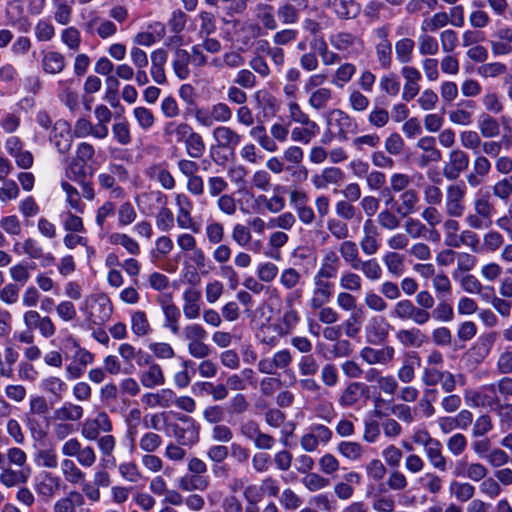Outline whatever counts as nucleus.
<instances>
[{"label": "nucleus", "mask_w": 512, "mask_h": 512, "mask_svg": "<svg viewBox=\"0 0 512 512\" xmlns=\"http://www.w3.org/2000/svg\"><path fill=\"white\" fill-rule=\"evenodd\" d=\"M475 487L469 482L453 481L450 485V492L460 502L472 501L475 495Z\"/></svg>", "instance_id": "nucleus-56"}, {"label": "nucleus", "mask_w": 512, "mask_h": 512, "mask_svg": "<svg viewBox=\"0 0 512 512\" xmlns=\"http://www.w3.org/2000/svg\"><path fill=\"white\" fill-rule=\"evenodd\" d=\"M29 476L30 468L18 471L11 468H3L0 473V482L6 487H14L16 485L26 483Z\"/></svg>", "instance_id": "nucleus-42"}, {"label": "nucleus", "mask_w": 512, "mask_h": 512, "mask_svg": "<svg viewBox=\"0 0 512 512\" xmlns=\"http://www.w3.org/2000/svg\"><path fill=\"white\" fill-rule=\"evenodd\" d=\"M50 141L60 154H67L73 143L70 124L65 120H57L50 133Z\"/></svg>", "instance_id": "nucleus-10"}, {"label": "nucleus", "mask_w": 512, "mask_h": 512, "mask_svg": "<svg viewBox=\"0 0 512 512\" xmlns=\"http://www.w3.org/2000/svg\"><path fill=\"white\" fill-rule=\"evenodd\" d=\"M421 381L428 387L441 383V387L445 393H452L456 388L455 376L449 371H442L436 367H425Z\"/></svg>", "instance_id": "nucleus-8"}, {"label": "nucleus", "mask_w": 512, "mask_h": 512, "mask_svg": "<svg viewBox=\"0 0 512 512\" xmlns=\"http://www.w3.org/2000/svg\"><path fill=\"white\" fill-rule=\"evenodd\" d=\"M335 290L333 281H327L313 277L312 295L309 300V307L317 310L330 302Z\"/></svg>", "instance_id": "nucleus-14"}, {"label": "nucleus", "mask_w": 512, "mask_h": 512, "mask_svg": "<svg viewBox=\"0 0 512 512\" xmlns=\"http://www.w3.org/2000/svg\"><path fill=\"white\" fill-rule=\"evenodd\" d=\"M61 472L65 481L73 486L84 483L86 474L71 459L65 458L61 461Z\"/></svg>", "instance_id": "nucleus-35"}, {"label": "nucleus", "mask_w": 512, "mask_h": 512, "mask_svg": "<svg viewBox=\"0 0 512 512\" xmlns=\"http://www.w3.org/2000/svg\"><path fill=\"white\" fill-rule=\"evenodd\" d=\"M362 232L363 235L359 243L362 252L367 256L376 254L380 247L378 240L379 229L371 218H368L364 221Z\"/></svg>", "instance_id": "nucleus-18"}, {"label": "nucleus", "mask_w": 512, "mask_h": 512, "mask_svg": "<svg viewBox=\"0 0 512 512\" xmlns=\"http://www.w3.org/2000/svg\"><path fill=\"white\" fill-rule=\"evenodd\" d=\"M367 390L366 384L358 381L349 382L341 391L338 404L342 408H350L356 405Z\"/></svg>", "instance_id": "nucleus-22"}, {"label": "nucleus", "mask_w": 512, "mask_h": 512, "mask_svg": "<svg viewBox=\"0 0 512 512\" xmlns=\"http://www.w3.org/2000/svg\"><path fill=\"white\" fill-rule=\"evenodd\" d=\"M503 245V235L496 230H490L483 235V245L481 246V251L494 253L503 247Z\"/></svg>", "instance_id": "nucleus-62"}, {"label": "nucleus", "mask_w": 512, "mask_h": 512, "mask_svg": "<svg viewBox=\"0 0 512 512\" xmlns=\"http://www.w3.org/2000/svg\"><path fill=\"white\" fill-rule=\"evenodd\" d=\"M139 379L141 384L149 389L161 386L165 383L162 368L156 363L151 364L147 370L141 372Z\"/></svg>", "instance_id": "nucleus-38"}, {"label": "nucleus", "mask_w": 512, "mask_h": 512, "mask_svg": "<svg viewBox=\"0 0 512 512\" xmlns=\"http://www.w3.org/2000/svg\"><path fill=\"white\" fill-rule=\"evenodd\" d=\"M339 286L345 291L359 292L362 288V279L357 273L346 270L340 275Z\"/></svg>", "instance_id": "nucleus-60"}, {"label": "nucleus", "mask_w": 512, "mask_h": 512, "mask_svg": "<svg viewBox=\"0 0 512 512\" xmlns=\"http://www.w3.org/2000/svg\"><path fill=\"white\" fill-rule=\"evenodd\" d=\"M329 42L345 59L357 57L364 50L363 40L350 32L340 31L333 33L329 36Z\"/></svg>", "instance_id": "nucleus-1"}, {"label": "nucleus", "mask_w": 512, "mask_h": 512, "mask_svg": "<svg viewBox=\"0 0 512 512\" xmlns=\"http://www.w3.org/2000/svg\"><path fill=\"white\" fill-rule=\"evenodd\" d=\"M84 496L81 492L72 490L65 497L53 504V512H75L76 507L83 506Z\"/></svg>", "instance_id": "nucleus-31"}, {"label": "nucleus", "mask_w": 512, "mask_h": 512, "mask_svg": "<svg viewBox=\"0 0 512 512\" xmlns=\"http://www.w3.org/2000/svg\"><path fill=\"white\" fill-rule=\"evenodd\" d=\"M308 0H286L277 8V16L282 24H296L300 18V12L306 9Z\"/></svg>", "instance_id": "nucleus-19"}, {"label": "nucleus", "mask_w": 512, "mask_h": 512, "mask_svg": "<svg viewBox=\"0 0 512 512\" xmlns=\"http://www.w3.org/2000/svg\"><path fill=\"white\" fill-rule=\"evenodd\" d=\"M145 173L149 178L157 180L162 188L166 190H172L176 185L172 174L160 164L148 167Z\"/></svg>", "instance_id": "nucleus-40"}, {"label": "nucleus", "mask_w": 512, "mask_h": 512, "mask_svg": "<svg viewBox=\"0 0 512 512\" xmlns=\"http://www.w3.org/2000/svg\"><path fill=\"white\" fill-rule=\"evenodd\" d=\"M98 449L101 452V462L103 467H114L116 465L113 451L116 447V439L112 435H104L97 440Z\"/></svg>", "instance_id": "nucleus-32"}, {"label": "nucleus", "mask_w": 512, "mask_h": 512, "mask_svg": "<svg viewBox=\"0 0 512 512\" xmlns=\"http://www.w3.org/2000/svg\"><path fill=\"white\" fill-rule=\"evenodd\" d=\"M343 179V172L338 167L325 168L321 174L312 179L317 189H326L330 184H338Z\"/></svg>", "instance_id": "nucleus-36"}, {"label": "nucleus", "mask_w": 512, "mask_h": 512, "mask_svg": "<svg viewBox=\"0 0 512 512\" xmlns=\"http://www.w3.org/2000/svg\"><path fill=\"white\" fill-rule=\"evenodd\" d=\"M282 335H285L283 326L277 323L262 324L257 333L258 339L269 346H275Z\"/></svg>", "instance_id": "nucleus-37"}, {"label": "nucleus", "mask_w": 512, "mask_h": 512, "mask_svg": "<svg viewBox=\"0 0 512 512\" xmlns=\"http://www.w3.org/2000/svg\"><path fill=\"white\" fill-rule=\"evenodd\" d=\"M496 40L491 41V50L494 55H507L512 53V28L504 27L497 31Z\"/></svg>", "instance_id": "nucleus-29"}, {"label": "nucleus", "mask_w": 512, "mask_h": 512, "mask_svg": "<svg viewBox=\"0 0 512 512\" xmlns=\"http://www.w3.org/2000/svg\"><path fill=\"white\" fill-rule=\"evenodd\" d=\"M301 483L310 492L322 490L330 485L329 479L315 472L306 473V476L301 479Z\"/></svg>", "instance_id": "nucleus-59"}, {"label": "nucleus", "mask_w": 512, "mask_h": 512, "mask_svg": "<svg viewBox=\"0 0 512 512\" xmlns=\"http://www.w3.org/2000/svg\"><path fill=\"white\" fill-rule=\"evenodd\" d=\"M325 7L332 9L343 20L353 19L360 12V6L355 0H326Z\"/></svg>", "instance_id": "nucleus-24"}, {"label": "nucleus", "mask_w": 512, "mask_h": 512, "mask_svg": "<svg viewBox=\"0 0 512 512\" xmlns=\"http://www.w3.org/2000/svg\"><path fill=\"white\" fill-rule=\"evenodd\" d=\"M190 59V53L187 50L182 48L175 49L172 59V67L176 76L181 80L187 79L190 75Z\"/></svg>", "instance_id": "nucleus-34"}, {"label": "nucleus", "mask_w": 512, "mask_h": 512, "mask_svg": "<svg viewBox=\"0 0 512 512\" xmlns=\"http://www.w3.org/2000/svg\"><path fill=\"white\" fill-rule=\"evenodd\" d=\"M212 137L216 144L215 146L211 147V152L215 147L228 149L234 152L243 140V136L239 134L235 129L224 125L215 127L212 131Z\"/></svg>", "instance_id": "nucleus-13"}, {"label": "nucleus", "mask_w": 512, "mask_h": 512, "mask_svg": "<svg viewBox=\"0 0 512 512\" xmlns=\"http://www.w3.org/2000/svg\"><path fill=\"white\" fill-rule=\"evenodd\" d=\"M415 43L410 38H402L395 44V52L397 60L402 63H410L413 58V50Z\"/></svg>", "instance_id": "nucleus-57"}, {"label": "nucleus", "mask_w": 512, "mask_h": 512, "mask_svg": "<svg viewBox=\"0 0 512 512\" xmlns=\"http://www.w3.org/2000/svg\"><path fill=\"white\" fill-rule=\"evenodd\" d=\"M332 96L333 92L330 88H317L310 92L308 103L313 109L317 111L324 110L331 102Z\"/></svg>", "instance_id": "nucleus-48"}, {"label": "nucleus", "mask_w": 512, "mask_h": 512, "mask_svg": "<svg viewBox=\"0 0 512 512\" xmlns=\"http://www.w3.org/2000/svg\"><path fill=\"white\" fill-rule=\"evenodd\" d=\"M336 450L342 457L354 462L361 460L366 451L363 445L355 441H341Z\"/></svg>", "instance_id": "nucleus-44"}, {"label": "nucleus", "mask_w": 512, "mask_h": 512, "mask_svg": "<svg viewBox=\"0 0 512 512\" xmlns=\"http://www.w3.org/2000/svg\"><path fill=\"white\" fill-rule=\"evenodd\" d=\"M180 423L168 424V431L184 446H192L199 441V425L187 415H179Z\"/></svg>", "instance_id": "nucleus-3"}, {"label": "nucleus", "mask_w": 512, "mask_h": 512, "mask_svg": "<svg viewBox=\"0 0 512 512\" xmlns=\"http://www.w3.org/2000/svg\"><path fill=\"white\" fill-rule=\"evenodd\" d=\"M394 354L395 350L391 346H385L381 349L365 346L359 352L360 358L369 365H387L393 360Z\"/></svg>", "instance_id": "nucleus-20"}, {"label": "nucleus", "mask_w": 512, "mask_h": 512, "mask_svg": "<svg viewBox=\"0 0 512 512\" xmlns=\"http://www.w3.org/2000/svg\"><path fill=\"white\" fill-rule=\"evenodd\" d=\"M478 129L484 138H494L500 134V124L489 114H481L478 119Z\"/></svg>", "instance_id": "nucleus-49"}, {"label": "nucleus", "mask_w": 512, "mask_h": 512, "mask_svg": "<svg viewBox=\"0 0 512 512\" xmlns=\"http://www.w3.org/2000/svg\"><path fill=\"white\" fill-rule=\"evenodd\" d=\"M19 352L10 342L6 343L2 353L0 352V376L12 378L14 374L13 366L19 359Z\"/></svg>", "instance_id": "nucleus-27"}, {"label": "nucleus", "mask_w": 512, "mask_h": 512, "mask_svg": "<svg viewBox=\"0 0 512 512\" xmlns=\"http://www.w3.org/2000/svg\"><path fill=\"white\" fill-rule=\"evenodd\" d=\"M41 389L46 393L55 397L57 401L63 399L64 394L68 390V386L64 380L56 376H49L42 380Z\"/></svg>", "instance_id": "nucleus-43"}, {"label": "nucleus", "mask_w": 512, "mask_h": 512, "mask_svg": "<svg viewBox=\"0 0 512 512\" xmlns=\"http://www.w3.org/2000/svg\"><path fill=\"white\" fill-rule=\"evenodd\" d=\"M62 480L59 476L43 471L35 478L34 489L37 495L45 501L51 500L61 489Z\"/></svg>", "instance_id": "nucleus-12"}, {"label": "nucleus", "mask_w": 512, "mask_h": 512, "mask_svg": "<svg viewBox=\"0 0 512 512\" xmlns=\"http://www.w3.org/2000/svg\"><path fill=\"white\" fill-rule=\"evenodd\" d=\"M367 339L370 343H382L388 337V324L382 317H375L366 327Z\"/></svg>", "instance_id": "nucleus-33"}, {"label": "nucleus", "mask_w": 512, "mask_h": 512, "mask_svg": "<svg viewBox=\"0 0 512 512\" xmlns=\"http://www.w3.org/2000/svg\"><path fill=\"white\" fill-rule=\"evenodd\" d=\"M425 457L429 465L441 472L445 473L449 469V460L443 453L442 443L437 439L424 449Z\"/></svg>", "instance_id": "nucleus-23"}, {"label": "nucleus", "mask_w": 512, "mask_h": 512, "mask_svg": "<svg viewBox=\"0 0 512 512\" xmlns=\"http://www.w3.org/2000/svg\"><path fill=\"white\" fill-rule=\"evenodd\" d=\"M210 484L208 477H199L193 474L182 476L178 481V488L185 492L195 490L204 491Z\"/></svg>", "instance_id": "nucleus-46"}, {"label": "nucleus", "mask_w": 512, "mask_h": 512, "mask_svg": "<svg viewBox=\"0 0 512 512\" xmlns=\"http://www.w3.org/2000/svg\"><path fill=\"white\" fill-rule=\"evenodd\" d=\"M353 270H360L363 275L370 281H377L382 276V268L376 259L360 260Z\"/></svg>", "instance_id": "nucleus-51"}, {"label": "nucleus", "mask_w": 512, "mask_h": 512, "mask_svg": "<svg viewBox=\"0 0 512 512\" xmlns=\"http://www.w3.org/2000/svg\"><path fill=\"white\" fill-rule=\"evenodd\" d=\"M186 153L191 157L198 159L202 157L205 152V143L202 136L195 132L192 128L188 133L186 140H184Z\"/></svg>", "instance_id": "nucleus-45"}, {"label": "nucleus", "mask_w": 512, "mask_h": 512, "mask_svg": "<svg viewBox=\"0 0 512 512\" xmlns=\"http://www.w3.org/2000/svg\"><path fill=\"white\" fill-rule=\"evenodd\" d=\"M456 261L457 269L452 272V277L454 280H458V276H460L459 273H468L474 269L477 264V258L474 255L466 252L457 253Z\"/></svg>", "instance_id": "nucleus-58"}, {"label": "nucleus", "mask_w": 512, "mask_h": 512, "mask_svg": "<svg viewBox=\"0 0 512 512\" xmlns=\"http://www.w3.org/2000/svg\"><path fill=\"white\" fill-rule=\"evenodd\" d=\"M66 67L65 56L54 50L42 51L41 68L44 73L56 75Z\"/></svg>", "instance_id": "nucleus-25"}, {"label": "nucleus", "mask_w": 512, "mask_h": 512, "mask_svg": "<svg viewBox=\"0 0 512 512\" xmlns=\"http://www.w3.org/2000/svg\"><path fill=\"white\" fill-rule=\"evenodd\" d=\"M192 127L185 122L170 121L163 127V135L170 142L183 143Z\"/></svg>", "instance_id": "nucleus-30"}, {"label": "nucleus", "mask_w": 512, "mask_h": 512, "mask_svg": "<svg viewBox=\"0 0 512 512\" xmlns=\"http://www.w3.org/2000/svg\"><path fill=\"white\" fill-rule=\"evenodd\" d=\"M156 302L159 304L164 315L163 327L168 329L172 334L178 335L180 333L179 321L181 312L173 302L172 294H159L156 298Z\"/></svg>", "instance_id": "nucleus-6"}, {"label": "nucleus", "mask_w": 512, "mask_h": 512, "mask_svg": "<svg viewBox=\"0 0 512 512\" xmlns=\"http://www.w3.org/2000/svg\"><path fill=\"white\" fill-rule=\"evenodd\" d=\"M339 253L351 268L355 267V265L361 260L359 257L358 246L351 240H344L341 242L339 245Z\"/></svg>", "instance_id": "nucleus-54"}, {"label": "nucleus", "mask_w": 512, "mask_h": 512, "mask_svg": "<svg viewBox=\"0 0 512 512\" xmlns=\"http://www.w3.org/2000/svg\"><path fill=\"white\" fill-rule=\"evenodd\" d=\"M469 166V156L461 149H453L448 155V162L443 167L447 180H456Z\"/></svg>", "instance_id": "nucleus-15"}, {"label": "nucleus", "mask_w": 512, "mask_h": 512, "mask_svg": "<svg viewBox=\"0 0 512 512\" xmlns=\"http://www.w3.org/2000/svg\"><path fill=\"white\" fill-rule=\"evenodd\" d=\"M455 317L454 309L447 301H439L434 307L433 311L430 312V320L433 318L436 321L448 323L451 322Z\"/></svg>", "instance_id": "nucleus-61"}, {"label": "nucleus", "mask_w": 512, "mask_h": 512, "mask_svg": "<svg viewBox=\"0 0 512 512\" xmlns=\"http://www.w3.org/2000/svg\"><path fill=\"white\" fill-rule=\"evenodd\" d=\"M61 188L65 192V200L68 206L77 213H83L86 205L82 201L81 194L78 189L67 181L61 182Z\"/></svg>", "instance_id": "nucleus-47"}, {"label": "nucleus", "mask_w": 512, "mask_h": 512, "mask_svg": "<svg viewBox=\"0 0 512 512\" xmlns=\"http://www.w3.org/2000/svg\"><path fill=\"white\" fill-rule=\"evenodd\" d=\"M449 22L450 18L446 12H438L432 17L423 20L421 30L423 32H436L440 28L445 27Z\"/></svg>", "instance_id": "nucleus-63"}, {"label": "nucleus", "mask_w": 512, "mask_h": 512, "mask_svg": "<svg viewBox=\"0 0 512 512\" xmlns=\"http://www.w3.org/2000/svg\"><path fill=\"white\" fill-rule=\"evenodd\" d=\"M327 124L337 130V138L346 141L349 133H355L357 123L348 113L341 109L330 112Z\"/></svg>", "instance_id": "nucleus-11"}, {"label": "nucleus", "mask_w": 512, "mask_h": 512, "mask_svg": "<svg viewBox=\"0 0 512 512\" xmlns=\"http://www.w3.org/2000/svg\"><path fill=\"white\" fill-rule=\"evenodd\" d=\"M289 202L301 223L311 225L316 220V214L309 205V197L306 192L298 189L290 191Z\"/></svg>", "instance_id": "nucleus-7"}, {"label": "nucleus", "mask_w": 512, "mask_h": 512, "mask_svg": "<svg viewBox=\"0 0 512 512\" xmlns=\"http://www.w3.org/2000/svg\"><path fill=\"white\" fill-rule=\"evenodd\" d=\"M253 99L256 103V107L265 114H275L277 110V100L271 93L266 90H258L253 94Z\"/></svg>", "instance_id": "nucleus-50"}, {"label": "nucleus", "mask_w": 512, "mask_h": 512, "mask_svg": "<svg viewBox=\"0 0 512 512\" xmlns=\"http://www.w3.org/2000/svg\"><path fill=\"white\" fill-rule=\"evenodd\" d=\"M400 204L395 208V212L401 217H407L416 210L419 201L418 193L414 189H408L399 196Z\"/></svg>", "instance_id": "nucleus-39"}, {"label": "nucleus", "mask_w": 512, "mask_h": 512, "mask_svg": "<svg viewBox=\"0 0 512 512\" xmlns=\"http://www.w3.org/2000/svg\"><path fill=\"white\" fill-rule=\"evenodd\" d=\"M112 312V303L106 295L90 296L86 300L87 318L93 325L101 326L106 323Z\"/></svg>", "instance_id": "nucleus-5"}, {"label": "nucleus", "mask_w": 512, "mask_h": 512, "mask_svg": "<svg viewBox=\"0 0 512 512\" xmlns=\"http://www.w3.org/2000/svg\"><path fill=\"white\" fill-rule=\"evenodd\" d=\"M301 127H294L291 131V140L307 145L318 134L319 126L315 121L309 124H301Z\"/></svg>", "instance_id": "nucleus-41"}, {"label": "nucleus", "mask_w": 512, "mask_h": 512, "mask_svg": "<svg viewBox=\"0 0 512 512\" xmlns=\"http://www.w3.org/2000/svg\"><path fill=\"white\" fill-rule=\"evenodd\" d=\"M176 205L178 208L176 222L179 228L189 229L193 233H198L199 225L193 220L191 216L192 202L185 194H177Z\"/></svg>", "instance_id": "nucleus-16"}, {"label": "nucleus", "mask_w": 512, "mask_h": 512, "mask_svg": "<svg viewBox=\"0 0 512 512\" xmlns=\"http://www.w3.org/2000/svg\"><path fill=\"white\" fill-rule=\"evenodd\" d=\"M416 146L423 151V153L416 158V163L419 167L424 168L431 163H437L442 160V153L436 147V140L434 137H421Z\"/></svg>", "instance_id": "nucleus-17"}, {"label": "nucleus", "mask_w": 512, "mask_h": 512, "mask_svg": "<svg viewBox=\"0 0 512 512\" xmlns=\"http://www.w3.org/2000/svg\"><path fill=\"white\" fill-rule=\"evenodd\" d=\"M496 338V332H488L480 335L476 343L465 353L467 361L472 365L483 362L490 354Z\"/></svg>", "instance_id": "nucleus-9"}, {"label": "nucleus", "mask_w": 512, "mask_h": 512, "mask_svg": "<svg viewBox=\"0 0 512 512\" xmlns=\"http://www.w3.org/2000/svg\"><path fill=\"white\" fill-rule=\"evenodd\" d=\"M391 316L400 321H412L418 326H424L430 321V311L417 307L409 299L396 302L391 311Z\"/></svg>", "instance_id": "nucleus-4"}, {"label": "nucleus", "mask_w": 512, "mask_h": 512, "mask_svg": "<svg viewBox=\"0 0 512 512\" xmlns=\"http://www.w3.org/2000/svg\"><path fill=\"white\" fill-rule=\"evenodd\" d=\"M467 186L463 181L450 184L446 188L444 210L449 217H462L466 210Z\"/></svg>", "instance_id": "nucleus-2"}, {"label": "nucleus", "mask_w": 512, "mask_h": 512, "mask_svg": "<svg viewBox=\"0 0 512 512\" xmlns=\"http://www.w3.org/2000/svg\"><path fill=\"white\" fill-rule=\"evenodd\" d=\"M131 330L138 336L143 337L151 332V327L144 311H134L131 314Z\"/></svg>", "instance_id": "nucleus-53"}, {"label": "nucleus", "mask_w": 512, "mask_h": 512, "mask_svg": "<svg viewBox=\"0 0 512 512\" xmlns=\"http://www.w3.org/2000/svg\"><path fill=\"white\" fill-rule=\"evenodd\" d=\"M355 73L356 66L352 63L345 62L335 70L331 83L338 88H342L351 81Z\"/></svg>", "instance_id": "nucleus-52"}, {"label": "nucleus", "mask_w": 512, "mask_h": 512, "mask_svg": "<svg viewBox=\"0 0 512 512\" xmlns=\"http://www.w3.org/2000/svg\"><path fill=\"white\" fill-rule=\"evenodd\" d=\"M84 415L82 406L72 402H65L63 405L54 410L53 419L60 422H78Z\"/></svg>", "instance_id": "nucleus-26"}, {"label": "nucleus", "mask_w": 512, "mask_h": 512, "mask_svg": "<svg viewBox=\"0 0 512 512\" xmlns=\"http://www.w3.org/2000/svg\"><path fill=\"white\" fill-rule=\"evenodd\" d=\"M257 18L263 27L268 30H276L278 27L273 7L269 4H259L257 6Z\"/></svg>", "instance_id": "nucleus-64"}, {"label": "nucleus", "mask_w": 512, "mask_h": 512, "mask_svg": "<svg viewBox=\"0 0 512 512\" xmlns=\"http://www.w3.org/2000/svg\"><path fill=\"white\" fill-rule=\"evenodd\" d=\"M396 338L405 347L420 348L427 342V336L417 327L398 330Z\"/></svg>", "instance_id": "nucleus-28"}, {"label": "nucleus", "mask_w": 512, "mask_h": 512, "mask_svg": "<svg viewBox=\"0 0 512 512\" xmlns=\"http://www.w3.org/2000/svg\"><path fill=\"white\" fill-rule=\"evenodd\" d=\"M383 262L390 274L399 277L404 273V257L397 252H387L383 257Z\"/></svg>", "instance_id": "nucleus-55"}, {"label": "nucleus", "mask_w": 512, "mask_h": 512, "mask_svg": "<svg viewBox=\"0 0 512 512\" xmlns=\"http://www.w3.org/2000/svg\"><path fill=\"white\" fill-rule=\"evenodd\" d=\"M499 400L497 394L490 393L487 385L482 386L479 390L469 391L465 394V401L471 407H489L494 410Z\"/></svg>", "instance_id": "nucleus-21"}]
</instances>
